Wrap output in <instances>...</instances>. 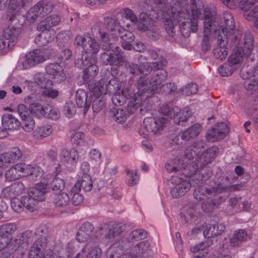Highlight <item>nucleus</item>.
Wrapping results in <instances>:
<instances>
[{
  "label": "nucleus",
  "mask_w": 258,
  "mask_h": 258,
  "mask_svg": "<svg viewBox=\"0 0 258 258\" xmlns=\"http://www.w3.org/2000/svg\"><path fill=\"white\" fill-rule=\"evenodd\" d=\"M210 11L205 8L199 0H172L169 5L161 10L165 29L170 36L175 33L174 26L179 25L180 31L184 37H188L190 32H196L198 21L206 11Z\"/></svg>",
  "instance_id": "1"
},
{
  "label": "nucleus",
  "mask_w": 258,
  "mask_h": 258,
  "mask_svg": "<svg viewBox=\"0 0 258 258\" xmlns=\"http://www.w3.org/2000/svg\"><path fill=\"white\" fill-rule=\"evenodd\" d=\"M124 19H128L134 24H137L138 18L130 9L126 8L120 11L117 16L116 20L111 18L105 19V24L101 26H95L91 31L94 37L99 38L103 43V48L109 49L110 36L113 39H116L119 36L121 39L122 47L126 50L132 48L131 43L135 40L132 31L134 27L126 24H123Z\"/></svg>",
  "instance_id": "2"
},
{
  "label": "nucleus",
  "mask_w": 258,
  "mask_h": 258,
  "mask_svg": "<svg viewBox=\"0 0 258 258\" xmlns=\"http://www.w3.org/2000/svg\"><path fill=\"white\" fill-rule=\"evenodd\" d=\"M204 148V143L199 141L195 143L193 145L185 151L184 166H187L188 167L184 169V172L179 177H182L183 178L185 176H187L186 178L189 177V179L191 181V185H195L194 180L198 176H199L197 179L198 182H195L196 184L200 181L206 180L211 174L210 173L206 176H201L198 171L199 167L200 168H203L205 165L210 163L214 159L218 151V148L212 147L202 153V149Z\"/></svg>",
  "instance_id": "3"
},
{
  "label": "nucleus",
  "mask_w": 258,
  "mask_h": 258,
  "mask_svg": "<svg viewBox=\"0 0 258 258\" xmlns=\"http://www.w3.org/2000/svg\"><path fill=\"white\" fill-rule=\"evenodd\" d=\"M166 63L165 59H162L159 62H153L152 66H150L148 62L143 63L139 67L135 63H132L129 66L130 73L140 74L143 76L148 75L152 69L159 70L155 73V76L149 82L147 80H145V84L148 85L147 89L149 90V92H146L144 95L146 97H151L154 93H169L176 90V87L174 83L161 84V83L166 79L167 74L165 70L161 68L166 65Z\"/></svg>",
  "instance_id": "4"
},
{
  "label": "nucleus",
  "mask_w": 258,
  "mask_h": 258,
  "mask_svg": "<svg viewBox=\"0 0 258 258\" xmlns=\"http://www.w3.org/2000/svg\"><path fill=\"white\" fill-rule=\"evenodd\" d=\"M199 20L203 21L204 37L201 46L203 50L207 51L210 49L212 45L214 46L216 43L215 40L217 39L218 32L217 28L214 29V27L218 23V21L214 18L211 10L206 11Z\"/></svg>",
  "instance_id": "5"
},
{
  "label": "nucleus",
  "mask_w": 258,
  "mask_h": 258,
  "mask_svg": "<svg viewBox=\"0 0 258 258\" xmlns=\"http://www.w3.org/2000/svg\"><path fill=\"white\" fill-rule=\"evenodd\" d=\"M75 44L78 47H81L83 50L81 61L85 66L89 64V59L96 57V54L100 49L98 43L88 34L83 36H77L75 39Z\"/></svg>",
  "instance_id": "6"
},
{
  "label": "nucleus",
  "mask_w": 258,
  "mask_h": 258,
  "mask_svg": "<svg viewBox=\"0 0 258 258\" xmlns=\"http://www.w3.org/2000/svg\"><path fill=\"white\" fill-rule=\"evenodd\" d=\"M224 190L221 184H218L217 187H213L212 190L207 186H202L195 189L194 196L198 200L204 201L202 203V208L205 212H209L215 206L220 203V202L216 200L217 196L214 199H211L212 197L215 196V192H220Z\"/></svg>",
  "instance_id": "7"
},
{
  "label": "nucleus",
  "mask_w": 258,
  "mask_h": 258,
  "mask_svg": "<svg viewBox=\"0 0 258 258\" xmlns=\"http://www.w3.org/2000/svg\"><path fill=\"white\" fill-rule=\"evenodd\" d=\"M145 4L144 11L139 14V22L137 26L138 29L142 32L148 30L153 22L159 17L158 14L152 8V4L161 5L167 0H144Z\"/></svg>",
  "instance_id": "8"
},
{
  "label": "nucleus",
  "mask_w": 258,
  "mask_h": 258,
  "mask_svg": "<svg viewBox=\"0 0 258 258\" xmlns=\"http://www.w3.org/2000/svg\"><path fill=\"white\" fill-rule=\"evenodd\" d=\"M121 83L117 78H113L109 81L107 79L103 78L94 84H89V88L92 95L96 98L107 93H116L121 89Z\"/></svg>",
  "instance_id": "9"
},
{
  "label": "nucleus",
  "mask_w": 258,
  "mask_h": 258,
  "mask_svg": "<svg viewBox=\"0 0 258 258\" xmlns=\"http://www.w3.org/2000/svg\"><path fill=\"white\" fill-rule=\"evenodd\" d=\"M8 0H0V10L4 9ZM32 0H9L8 7V17L11 23L15 21L16 24L18 19L17 17L23 11L25 7L29 6Z\"/></svg>",
  "instance_id": "10"
},
{
  "label": "nucleus",
  "mask_w": 258,
  "mask_h": 258,
  "mask_svg": "<svg viewBox=\"0 0 258 258\" xmlns=\"http://www.w3.org/2000/svg\"><path fill=\"white\" fill-rule=\"evenodd\" d=\"M211 13L213 14L214 18H216L218 21V23L216 24V26L214 27V29L217 28L218 32L220 31L221 34L223 29L225 35H226V37H229V39L237 40L241 35V32L238 30H235V21L231 13L228 12H225L223 13L224 25L220 26V19L214 12H211Z\"/></svg>",
  "instance_id": "11"
},
{
  "label": "nucleus",
  "mask_w": 258,
  "mask_h": 258,
  "mask_svg": "<svg viewBox=\"0 0 258 258\" xmlns=\"http://www.w3.org/2000/svg\"><path fill=\"white\" fill-rule=\"evenodd\" d=\"M241 35L237 40H232L234 43H237L238 47H241L243 53L247 57H250L253 61H257L258 68V46H253V39L251 33L246 32L244 34L243 40H240Z\"/></svg>",
  "instance_id": "12"
},
{
  "label": "nucleus",
  "mask_w": 258,
  "mask_h": 258,
  "mask_svg": "<svg viewBox=\"0 0 258 258\" xmlns=\"http://www.w3.org/2000/svg\"><path fill=\"white\" fill-rule=\"evenodd\" d=\"M168 121V119L164 117H146L144 119L140 134L144 138H146L149 133L156 134L163 129Z\"/></svg>",
  "instance_id": "13"
},
{
  "label": "nucleus",
  "mask_w": 258,
  "mask_h": 258,
  "mask_svg": "<svg viewBox=\"0 0 258 258\" xmlns=\"http://www.w3.org/2000/svg\"><path fill=\"white\" fill-rule=\"evenodd\" d=\"M147 84H145V80L142 76L138 81V92L132 95L133 99L130 101L127 106V111L129 114L134 113L136 111L142 104H144L146 100L149 97H146L144 95L149 92L147 90Z\"/></svg>",
  "instance_id": "14"
},
{
  "label": "nucleus",
  "mask_w": 258,
  "mask_h": 258,
  "mask_svg": "<svg viewBox=\"0 0 258 258\" xmlns=\"http://www.w3.org/2000/svg\"><path fill=\"white\" fill-rule=\"evenodd\" d=\"M160 112L163 115L172 119L176 124L186 121L191 115V111L188 108H184L182 110H180L177 106L171 107L168 105L162 106L160 109Z\"/></svg>",
  "instance_id": "15"
},
{
  "label": "nucleus",
  "mask_w": 258,
  "mask_h": 258,
  "mask_svg": "<svg viewBox=\"0 0 258 258\" xmlns=\"http://www.w3.org/2000/svg\"><path fill=\"white\" fill-rule=\"evenodd\" d=\"M133 244L132 241L126 238H122L113 243L107 250V258H137L136 256L129 254H123V251Z\"/></svg>",
  "instance_id": "16"
},
{
  "label": "nucleus",
  "mask_w": 258,
  "mask_h": 258,
  "mask_svg": "<svg viewBox=\"0 0 258 258\" xmlns=\"http://www.w3.org/2000/svg\"><path fill=\"white\" fill-rule=\"evenodd\" d=\"M171 182L173 187L170 192L172 197L174 198L183 196L191 187V183L188 180L178 176H172Z\"/></svg>",
  "instance_id": "17"
},
{
  "label": "nucleus",
  "mask_w": 258,
  "mask_h": 258,
  "mask_svg": "<svg viewBox=\"0 0 258 258\" xmlns=\"http://www.w3.org/2000/svg\"><path fill=\"white\" fill-rule=\"evenodd\" d=\"M2 124L3 128L0 127V138L6 137L8 131L14 132L19 130L21 123L19 119L14 115L10 113H5L2 117Z\"/></svg>",
  "instance_id": "18"
},
{
  "label": "nucleus",
  "mask_w": 258,
  "mask_h": 258,
  "mask_svg": "<svg viewBox=\"0 0 258 258\" xmlns=\"http://www.w3.org/2000/svg\"><path fill=\"white\" fill-rule=\"evenodd\" d=\"M20 29L18 27L10 25L4 30L3 36L7 40H9V43L0 36V52L5 51L8 48L13 46L19 35Z\"/></svg>",
  "instance_id": "19"
},
{
  "label": "nucleus",
  "mask_w": 258,
  "mask_h": 258,
  "mask_svg": "<svg viewBox=\"0 0 258 258\" xmlns=\"http://www.w3.org/2000/svg\"><path fill=\"white\" fill-rule=\"evenodd\" d=\"M47 57L44 50L36 49L30 51L25 55V59L22 62V68L28 69L46 60Z\"/></svg>",
  "instance_id": "20"
},
{
  "label": "nucleus",
  "mask_w": 258,
  "mask_h": 258,
  "mask_svg": "<svg viewBox=\"0 0 258 258\" xmlns=\"http://www.w3.org/2000/svg\"><path fill=\"white\" fill-rule=\"evenodd\" d=\"M121 232V226L119 224L110 223L105 224L96 231V236L100 239H105L109 241Z\"/></svg>",
  "instance_id": "21"
},
{
  "label": "nucleus",
  "mask_w": 258,
  "mask_h": 258,
  "mask_svg": "<svg viewBox=\"0 0 258 258\" xmlns=\"http://www.w3.org/2000/svg\"><path fill=\"white\" fill-rule=\"evenodd\" d=\"M222 34L219 31L218 33L217 39H215L216 43L213 47V53L216 58L220 60L224 59L228 55L227 44V39L229 37H226L223 30Z\"/></svg>",
  "instance_id": "22"
},
{
  "label": "nucleus",
  "mask_w": 258,
  "mask_h": 258,
  "mask_svg": "<svg viewBox=\"0 0 258 258\" xmlns=\"http://www.w3.org/2000/svg\"><path fill=\"white\" fill-rule=\"evenodd\" d=\"M239 7L244 11V18L249 21L258 20V2L256 0H241Z\"/></svg>",
  "instance_id": "23"
},
{
  "label": "nucleus",
  "mask_w": 258,
  "mask_h": 258,
  "mask_svg": "<svg viewBox=\"0 0 258 258\" xmlns=\"http://www.w3.org/2000/svg\"><path fill=\"white\" fill-rule=\"evenodd\" d=\"M48 191L47 184L44 183H38L29 189L27 197L29 199V202H31V204H34L36 206V211L38 209V202L43 201L45 195Z\"/></svg>",
  "instance_id": "24"
},
{
  "label": "nucleus",
  "mask_w": 258,
  "mask_h": 258,
  "mask_svg": "<svg viewBox=\"0 0 258 258\" xmlns=\"http://www.w3.org/2000/svg\"><path fill=\"white\" fill-rule=\"evenodd\" d=\"M241 77L244 80V86L247 90L258 93V69L247 70L243 69Z\"/></svg>",
  "instance_id": "25"
},
{
  "label": "nucleus",
  "mask_w": 258,
  "mask_h": 258,
  "mask_svg": "<svg viewBox=\"0 0 258 258\" xmlns=\"http://www.w3.org/2000/svg\"><path fill=\"white\" fill-rule=\"evenodd\" d=\"M36 96L32 94L27 95L24 98V102L29 104L28 110L29 113L34 117L41 118L44 117L46 108V104H42L39 102H33L35 100Z\"/></svg>",
  "instance_id": "26"
},
{
  "label": "nucleus",
  "mask_w": 258,
  "mask_h": 258,
  "mask_svg": "<svg viewBox=\"0 0 258 258\" xmlns=\"http://www.w3.org/2000/svg\"><path fill=\"white\" fill-rule=\"evenodd\" d=\"M35 83L41 88H43V94L44 95L50 98H55L58 96L59 92L55 89L52 88V81L44 78L43 74L40 73L34 76Z\"/></svg>",
  "instance_id": "27"
},
{
  "label": "nucleus",
  "mask_w": 258,
  "mask_h": 258,
  "mask_svg": "<svg viewBox=\"0 0 258 258\" xmlns=\"http://www.w3.org/2000/svg\"><path fill=\"white\" fill-rule=\"evenodd\" d=\"M28 167L27 164L25 163L15 165L7 170L5 173L6 180L8 181H12L27 176Z\"/></svg>",
  "instance_id": "28"
},
{
  "label": "nucleus",
  "mask_w": 258,
  "mask_h": 258,
  "mask_svg": "<svg viewBox=\"0 0 258 258\" xmlns=\"http://www.w3.org/2000/svg\"><path fill=\"white\" fill-rule=\"evenodd\" d=\"M229 132V128L225 123H219L216 127L208 130L206 139L211 142L218 141L224 139Z\"/></svg>",
  "instance_id": "29"
},
{
  "label": "nucleus",
  "mask_w": 258,
  "mask_h": 258,
  "mask_svg": "<svg viewBox=\"0 0 258 258\" xmlns=\"http://www.w3.org/2000/svg\"><path fill=\"white\" fill-rule=\"evenodd\" d=\"M22 153L18 147L11 148L7 152L0 155V167L6 168L18 161Z\"/></svg>",
  "instance_id": "30"
},
{
  "label": "nucleus",
  "mask_w": 258,
  "mask_h": 258,
  "mask_svg": "<svg viewBox=\"0 0 258 258\" xmlns=\"http://www.w3.org/2000/svg\"><path fill=\"white\" fill-rule=\"evenodd\" d=\"M25 191V186L21 181L12 183L4 187L2 191V196L9 200L16 198Z\"/></svg>",
  "instance_id": "31"
},
{
  "label": "nucleus",
  "mask_w": 258,
  "mask_h": 258,
  "mask_svg": "<svg viewBox=\"0 0 258 258\" xmlns=\"http://www.w3.org/2000/svg\"><path fill=\"white\" fill-rule=\"evenodd\" d=\"M45 71L55 82L60 83L66 79L63 67L57 63H49L46 66Z\"/></svg>",
  "instance_id": "32"
},
{
  "label": "nucleus",
  "mask_w": 258,
  "mask_h": 258,
  "mask_svg": "<svg viewBox=\"0 0 258 258\" xmlns=\"http://www.w3.org/2000/svg\"><path fill=\"white\" fill-rule=\"evenodd\" d=\"M27 196H23L21 199L15 198L11 199V207L14 211L17 213L22 212L24 208L31 212H36V206L34 204L29 202Z\"/></svg>",
  "instance_id": "33"
},
{
  "label": "nucleus",
  "mask_w": 258,
  "mask_h": 258,
  "mask_svg": "<svg viewBox=\"0 0 258 258\" xmlns=\"http://www.w3.org/2000/svg\"><path fill=\"white\" fill-rule=\"evenodd\" d=\"M46 244L45 236H43L35 241L30 247L28 258H42L43 250Z\"/></svg>",
  "instance_id": "34"
},
{
  "label": "nucleus",
  "mask_w": 258,
  "mask_h": 258,
  "mask_svg": "<svg viewBox=\"0 0 258 258\" xmlns=\"http://www.w3.org/2000/svg\"><path fill=\"white\" fill-rule=\"evenodd\" d=\"M94 226L89 222L83 223L79 229L76 239L80 243H84L88 241L92 235Z\"/></svg>",
  "instance_id": "35"
},
{
  "label": "nucleus",
  "mask_w": 258,
  "mask_h": 258,
  "mask_svg": "<svg viewBox=\"0 0 258 258\" xmlns=\"http://www.w3.org/2000/svg\"><path fill=\"white\" fill-rule=\"evenodd\" d=\"M60 21V17L56 14H52L46 16L37 25L39 31L49 30L51 27L57 25Z\"/></svg>",
  "instance_id": "36"
},
{
  "label": "nucleus",
  "mask_w": 258,
  "mask_h": 258,
  "mask_svg": "<svg viewBox=\"0 0 258 258\" xmlns=\"http://www.w3.org/2000/svg\"><path fill=\"white\" fill-rule=\"evenodd\" d=\"M79 61L81 62V64L79 67L88 66L84 70L83 79L85 82H88L89 80L92 79L96 77L98 72V69L95 64L97 59L96 57H92V59H89V64L88 65H84L81 60L78 61V64Z\"/></svg>",
  "instance_id": "37"
},
{
  "label": "nucleus",
  "mask_w": 258,
  "mask_h": 258,
  "mask_svg": "<svg viewBox=\"0 0 258 258\" xmlns=\"http://www.w3.org/2000/svg\"><path fill=\"white\" fill-rule=\"evenodd\" d=\"M225 226L221 223L207 225L204 230L203 234L206 238L221 235L224 231Z\"/></svg>",
  "instance_id": "38"
},
{
  "label": "nucleus",
  "mask_w": 258,
  "mask_h": 258,
  "mask_svg": "<svg viewBox=\"0 0 258 258\" xmlns=\"http://www.w3.org/2000/svg\"><path fill=\"white\" fill-rule=\"evenodd\" d=\"M101 60L105 65L110 64L113 66H119L123 61V58L120 53H109L104 52L101 55Z\"/></svg>",
  "instance_id": "39"
},
{
  "label": "nucleus",
  "mask_w": 258,
  "mask_h": 258,
  "mask_svg": "<svg viewBox=\"0 0 258 258\" xmlns=\"http://www.w3.org/2000/svg\"><path fill=\"white\" fill-rule=\"evenodd\" d=\"M210 244V242L207 240L199 244L191 246L190 251L194 253H197L194 255L192 258H203L206 256L208 253Z\"/></svg>",
  "instance_id": "40"
},
{
  "label": "nucleus",
  "mask_w": 258,
  "mask_h": 258,
  "mask_svg": "<svg viewBox=\"0 0 258 258\" xmlns=\"http://www.w3.org/2000/svg\"><path fill=\"white\" fill-rule=\"evenodd\" d=\"M76 103L80 108H83V111L86 113L90 107L91 101L87 99V94L83 89H79L76 92Z\"/></svg>",
  "instance_id": "41"
},
{
  "label": "nucleus",
  "mask_w": 258,
  "mask_h": 258,
  "mask_svg": "<svg viewBox=\"0 0 258 258\" xmlns=\"http://www.w3.org/2000/svg\"><path fill=\"white\" fill-rule=\"evenodd\" d=\"M52 127L48 124H41L37 126L32 133L35 139L41 140L48 137L52 132Z\"/></svg>",
  "instance_id": "42"
},
{
  "label": "nucleus",
  "mask_w": 258,
  "mask_h": 258,
  "mask_svg": "<svg viewBox=\"0 0 258 258\" xmlns=\"http://www.w3.org/2000/svg\"><path fill=\"white\" fill-rule=\"evenodd\" d=\"M184 156L182 158L176 157L173 160L170 161L168 163L165 164V168L169 172H173L179 171V170L185 169L187 168V166H184L185 161H184Z\"/></svg>",
  "instance_id": "43"
},
{
  "label": "nucleus",
  "mask_w": 258,
  "mask_h": 258,
  "mask_svg": "<svg viewBox=\"0 0 258 258\" xmlns=\"http://www.w3.org/2000/svg\"><path fill=\"white\" fill-rule=\"evenodd\" d=\"M59 156L62 162L70 164L77 163L79 158L78 152L75 148H73L70 151L66 149H62Z\"/></svg>",
  "instance_id": "44"
},
{
  "label": "nucleus",
  "mask_w": 258,
  "mask_h": 258,
  "mask_svg": "<svg viewBox=\"0 0 258 258\" xmlns=\"http://www.w3.org/2000/svg\"><path fill=\"white\" fill-rule=\"evenodd\" d=\"M54 38L53 32L49 30H43L34 39V42L39 46H45Z\"/></svg>",
  "instance_id": "45"
},
{
  "label": "nucleus",
  "mask_w": 258,
  "mask_h": 258,
  "mask_svg": "<svg viewBox=\"0 0 258 258\" xmlns=\"http://www.w3.org/2000/svg\"><path fill=\"white\" fill-rule=\"evenodd\" d=\"M202 130V126L200 123H196L183 131L181 135L183 140L189 141L197 137Z\"/></svg>",
  "instance_id": "46"
},
{
  "label": "nucleus",
  "mask_w": 258,
  "mask_h": 258,
  "mask_svg": "<svg viewBox=\"0 0 258 258\" xmlns=\"http://www.w3.org/2000/svg\"><path fill=\"white\" fill-rule=\"evenodd\" d=\"M238 49L235 52L231 54L228 57V62L230 67H232L234 70L237 69L241 64L243 60V53L242 49Z\"/></svg>",
  "instance_id": "47"
},
{
  "label": "nucleus",
  "mask_w": 258,
  "mask_h": 258,
  "mask_svg": "<svg viewBox=\"0 0 258 258\" xmlns=\"http://www.w3.org/2000/svg\"><path fill=\"white\" fill-rule=\"evenodd\" d=\"M17 225L15 223H6L0 226V236L3 238H7L10 242L12 234L16 231Z\"/></svg>",
  "instance_id": "48"
},
{
  "label": "nucleus",
  "mask_w": 258,
  "mask_h": 258,
  "mask_svg": "<svg viewBox=\"0 0 258 258\" xmlns=\"http://www.w3.org/2000/svg\"><path fill=\"white\" fill-rule=\"evenodd\" d=\"M83 251L86 253V258H100L102 255V250L96 245L87 244L83 249Z\"/></svg>",
  "instance_id": "49"
},
{
  "label": "nucleus",
  "mask_w": 258,
  "mask_h": 258,
  "mask_svg": "<svg viewBox=\"0 0 258 258\" xmlns=\"http://www.w3.org/2000/svg\"><path fill=\"white\" fill-rule=\"evenodd\" d=\"M53 203L58 208H63L68 206L70 203V198L68 194L62 192L54 194Z\"/></svg>",
  "instance_id": "50"
},
{
  "label": "nucleus",
  "mask_w": 258,
  "mask_h": 258,
  "mask_svg": "<svg viewBox=\"0 0 258 258\" xmlns=\"http://www.w3.org/2000/svg\"><path fill=\"white\" fill-rule=\"evenodd\" d=\"M89 160L95 168H99L102 163V154L96 149H93L89 153Z\"/></svg>",
  "instance_id": "51"
},
{
  "label": "nucleus",
  "mask_w": 258,
  "mask_h": 258,
  "mask_svg": "<svg viewBox=\"0 0 258 258\" xmlns=\"http://www.w3.org/2000/svg\"><path fill=\"white\" fill-rule=\"evenodd\" d=\"M247 236V233L244 230L235 231L230 239L231 246H238L243 241L246 240Z\"/></svg>",
  "instance_id": "52"
},
{
  "label": "nucleus",
  "mask_w": 258,
  "mask_h": 258,
  "mask_svg": "<svg viewBox=\"0 0 258 258\" xmlns=\"http://www.w3.org/2000/svg\"><path fill=\"white\" fill-rule=\"evenodd\" d=\"M135 251L138 256L144 257L147 256L150 253V244L146 241L138 243L135 247Z\"/></svg>",
  "instance_id": "53"
},
{
  "label": "nucleus",
  "mask_w": 258,
  "mask_h": 258,
  "mask_svg": "<svg viewBox=\"0 0 258 258\" xmlns=\"http://www.w3.org/2000/svg\"><path fill=\"white\" fill-rule=\"evenodd\" d=\"M35 5L38 7V11L40 12V17L45 16L50 13L53 9L52 4L49 2L41 1Z\"/></svg>",
  "instance_id": "54"
},
{
  "label": "nucleus",
  "mask_w": 258,
  "mask_h": 258,
  "mask_svg": "<svg viewBox=\"0 0 258 258\" xmlns=\"http://www.w3.org/2000/svg\"><path fill=\"white\" fill-rule=\"evenodd\" d=\"M120 89L118 90L117 92L114 93H110V94L112 95L113 96L112 97V101L113 103L115 105H121L124 101V97L126 98H132V94H129L128 95H126L125 93V90H122L121 92L120 91Z\"/></svg>",
  "instance_id": "55"
},
{
  "label": "nucleus",
  "mask_w": 258,
  "mask_h": 258,
  "mask_svg": "<svg viewBox=\"0 0 258 258\" xmlns=\"http://www.w3.org/2000/svg\"><path fill=\"white\" fill-rule=\"evenodd\" d=\"M29 167L28 168V176L30 175L31 179L36 181L40 179L43 175V171L41 168L38 166H33L27 164Z\"/></svg>",
  "instance_id": "56"
},
{
  "label": "nucleus",
  "mask_w": 258,
  "mask_h": 258,
  "mask_svg": "<svg viewBox=\"0 0 258 258\" xmlns=\"http://www.w3.org/2000/svg\"><path fill=\"white\" fill-rule=\"evenodd\" d=\"M60 117V112L58 109L49 104H46V110L44 117L56 120Z\"/></svg>",
  "instance_id": "57"
},
{
  "label": "nucleus",
  "mask_w": 258,
  "mask_h": 258,
  "mask_svg": "<svg viewBox=\"0 0 258 258\" xmlns=\"http://www.w3.org/2000/svg\"><path fill=\"white\" fill-rule=\"evenodd\" d=\"M22 124L21 125L23 130L26 132H32L35 126L34 119L30 115L26 117L25 118L21 119Z\"/></svg>",
  "instance_id": "58"
},
{
  "label": "nucleus",
  "mask_w": 258,
  "mask_h": 258,
  "mask_svg": "<svg viewBox=\"0 0 258 258\" xmlns=\"http://www.w3.org/2000/svg\"><path fill=\"white\" fill-rule=\"evenodd\" d=\"M83 189L85 191H90L92 188V180L89 174H85L82 176L81 180H78Z\"/></svg>",
  "instance_id": "59"
},
{
  "label": "nucleus",
  "mask_w": 258,
  "mask_h": 258,
  "mask_svg": "<svg viewBox=\"0 0 258 258\" xmlns=\"http://www.w3.org/2000/svg\"><path fill=\"white\" fill-rule=\"evenodd\" d=\"M127 175V183L130 186H134L137 184L139 180V176L136 170H126Z\"/></svg>",
  "instance_id": "60"
},
{
  "label": "nucleus",
  "mask_w": 258,
  "mask_h": 258,
  "mask_svg": "<svg viewBox=\"0 0 258 258\" xmlns=\"http://www.w3.org/2000/svg\"><path fill=\"white\" fill-rule=\"evenodd\" d=\"M64 187V182L60 178H55L52 182V190L54 194L62 192Z\"/></svg>",
  "instance_id": "61"
},
{
  "label": "nucleus",
  "mask_w": 258,
  "mask_h": 258,
  "mask_svg": "<svg viewBox=\"0 0 258 258\" xmlns=\"http://www.w3.org/2000/svg\"><path fill=\"white\" fill-rule=\"evenodd\" d=\"M71 38L70 32L66 30L59 32L56 37L57 41L60 46H63L65 44L68 43Z\"/></svg>",
  "instance_id": "62"
},
{
  "label": "nucleus",
  "mask_w": 258,
  "mask_h": 258,
  "mask_svg": "<svg viewBox=\"0 0 258 258\" xmlns=\"http://www.w3.org/2000/svg\"><path fill=\"white\" fill-rule=\"evenodd\" d=\"M38 7L36 5L31 7L27 13L26 19L30 23L35 22L38 16H40V12L38 11Z\"/></svg>",
  "instance_id": "63"
},
{
  "label": "nucleus",
  "mask_w": 258,
  "mask_h": 258,
  "mask_svg": "<svg viewBox=\"0 0 258 258\" xmlns=\"http://www.w3.org/2000/svg\"><path fill=\"white\" fill-rule=\"evenodd\" d=\"M114 119L118 123H122L126 119L125 111L121 108H116L113 112Z\"/></svg>",
  "instance_id": "64"
}]
</instances>
